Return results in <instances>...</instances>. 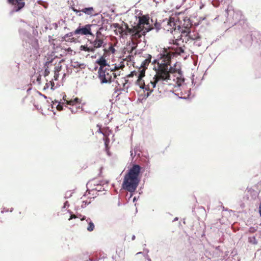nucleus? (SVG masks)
<instances>
[{"mask_svg": "<svg viewBox=\"0 0 261 261\" xmlns=\"http://www.w3.org/2000/svg\"><path fill=\"white\" fill-rule=\"evenodd\" d=\"M168 50H163L160 54V59L158 60V68L156 71V74L152 78L143 80L145 76V70L147 66L151 62V56L148 55V57L144 60L141 64V67L132 71L126 76V78L135 76L137 77L136 83L141 88L148 91L147 95L151 93L154 90L158 91L160 93H163L166 91L165 85L167 83L171 81V74L177 72V70L169 66L171 63V56Z\"/></svg>", "mask_w": 261, "mask_h": 261, "instance_id": "f257e3e1", "label": "nucleus"}, {"mask_svg": "<svg viewBox=\"0 0 261 261\" xmlns=\"http://www.w3.org/2000/svg\"><path fill=\"white\" fill-rule=\"evenodd\" d=\"M141 167L138 165H133L125 175L122 186L124 189L129 192L136 191L140 181V174Z\"/></svg>", "mask_w": 261, "mask_h": 261, "instance_id": "f03ea898", "label": "nucleus"}, {"mask_svg": "<svg viewBox=\"0 0 261 261\" xmlns=\"http://www.w3.org/2000/svg\"><path fill=\"white\" fill-rule=\"evenodd\" d=\"M102 29L101 27L99 28L95 33V38L94 36L93 37V39H88L87 42L90 45L88 46V44L82 45L80 47V50L94 53L96 49L104 47V41L106 39V37L101 32Z\"/></svg>", "mask_w": 261, "mask_h": 261, "instance_id": "7ed1b4c3", "label": "nucleus"}, {"mask_svg": "<svg viewBox=\"0 0 261 261\" xmlns=\"http://www.w3.org/2000/svg\"><path fill=\"white\" fill-rule=\"evenodd\" d=\"M149 17L148 15H143L139 17V21L136 25L137 32L139 33V39L144 36L147 32H148L153 28L149 24Z\"/></svg>", "mask_w": 261, "mask_h": 261, "instance_id": "20e7f679", "label": "nucleus"}, {"mask_svg": "<svg viewBox=\"0 0 261 261\" xmlns=\"http://www.w3.org/2000/svg\"><path fill=\"white\" fill-rule=\"evenodd\" d=\"M109 67L110 66H108ZM98 77L101 81V83H110L112 81L113 77L116 78L117 75L116 73H114L113 69L109 68H105V69L99 68L98 71Z\"/></svg>", "mask_w": 261, "mask_h": 261, "instance_id": "39448f33", "label": "nucleus"}, {"mask_svg": "<svg viewBox=\"0 0 261 261\" xmlns=\"http://www.w3.org/2000/svg\"><path fill=\"white\" fill-rule=\"evenodd\" d=\"M63 60H60L58 58L52 59L50 61L47 62V68H51L54 71V80H58L59 76V72L62 68Z\"/></svg>", "mask_w": 261, "mask_h": 261, "instance_id": "423d86ee", "label": "nucleus"}, {"mask_svg": "<svg viewBox=\"0 0 261 261\" xmlns=\"http://www.w3.org/2000/svg\"><path fill=\"white\" fill-rule=\"evenodd\" d=\"M181 38L180 39H176L173 40V46L169 47L168 48H164L163 50H168L170 54L171 59L175 55H179L184 52V50L181 46V44L179 43Z\"/></svg>", "mask_w": 261, "mask_h": 261, "instance_id": "0eeeda50", "label": "nucleus"}, {"mask_svg": "<svg viewBox=\"0 0 261 261\" xmlns=\"http://www.w3.org/2000/svg\"><path fill=\"white\" fill-rule=\"evenodd\" d=\"M177 24L175 22V19L174 18L170 17L169 19L164 20L162 22L163 29L168 32H173V31L176 30V28H178V30L181 29L179 25Z\"/></svg>", "mask_w": 261, "mask_h": 261, "instance_id": "6e6552de", "label": "nucleus"}, {"mask_svg": "<svg viewBox=\"0 0 261 261\" xmlns=\"http://www.w3.org/2000/svg\"><path fill=\"white\" fill-rule=\"evenodd\" d=\"M96 26L95 24H86L84 26L80 25L75 30L74 33L77 35H89L94 37V35L91 32V27Z\"/></svg>", "mask_w": 261, "mask_h": 261, "instance_id": "1a4fd4ad", "label": "nucleus"}, {"mask_svg": "<svg viewBox=\"0 0 261 261\" xmlns=\"http://www.w3.org/2000/svg\"><path fill=\"white\" fill-rule=\"evenodd\" d=\"M124 34L127 35V34H129L131 35L133 40L137 41L139 39V36L138 35L139 33L137 32L136 25L132 26V28H129L128 25L127 23H124Z\"/></svg>", "mask_w": 261, "mask_h": 261, "instance_id": "9d476101", "label": "nucleus"}, {"mask_svg": "<svg viewBox=\"0 0 261 261\" xmlns=\"http://www.w3.org/2000/svg\"><path fill=\"white\" fill-rule=\"evenodd\" d=\"M81 11L86 15L90 16H95L97 13L93 7L85 8L81 10Z\"/></svg>", "mask_w": 261, "mask_h": 261, "instance_id": "9b49d317", "label": "nucleus"}, {"mask_svg": "<svg viewBox=\"0 0 261 261\" xmlns=\"http://www.w3.org/2000/svg\"><path fill=\"white\" fill-rule=\"evenodd\" d=\"M96 63L100 66L99 68L105 69L107 68L106 66L108 65L107 63V61L105 58L103 56L101 57L99 59H98Z\"/></svg>", "mask_w": 261, "mask_h": 261, "instance_id": "f8f14e48", "label": "nucleus"}, {"mask_svg": "<svg viewBox=\"0 0 261 261\" xmlns=\"http://www.w3.org/2000/svg\"><path fill=\"white\" fill-rule=\"evenodd\" d=\"M8 2L12 4V5H17L18 6V10H20L22 8H23L24 6V2L23 0H8Z\"/></svg>", "mask_w": 261, "mask_h": 261, "instance_id": "ddd939ff", "label": "nucleus"}, {"mask_svg": "<svg viewBox=\"0 0 261 261\" xmlns=\"http://www.w3.org/2000/svg\"><path fill=\"white\" fill-rule=\"evenodd\" d=\"M81 100L77 97L71 99L70 100H67L66 103L71 106H77L80 105L81 103Z\"/></svg>", "mask_w": 261, "mask_h": 261, "instance_id": "4468645a", "label": "nucleus"}, {"mask_svg": "<svg viewBox=\"0 0 261 261\" xmlns=\"http://www.w3.org/2000/svg\"><path fill=\"white\" fill-rule=\"evenodd\" d=\"M190 27L191 24H190V26H189V25L188 24L186 27H184V28H181V30L180 31L181 32V35L188 36L190 33Z\"/></svg>", "mask_w": 261, "mask_h": 261, "instance_id": "2eb2a0df", "label": "nucleus"}, {"mask_svg": "<svg viewBox=\"0 0 261 261\" xmlns=\"http://www.w3.org/2000/svg\"><path fill=\"white\" fill-rule=\"evenodd\" d=\"M87 221L88 222V226L87 227V230L89 231H92L94 230L95 228V226L94 223L90 220L89 218L87 220Z\"/></svg>", "mask_w": 261, "mask_h": 261, "instance_id": "dca6fc26", "label": "nucleus"}, {"mask_svg": "<svg viewBox=\"0 0 261 261\" xmlns=\"http://www.w3.org/2000/svg\"><path fill=\"white\" fill-rule=\"evenodd\" d=\"M189 39L194 40L200 39V36L198 33H195L193 35L191 34V32L188 36Z\"/></svg>", "mask_w": 261, "mask_h": 261, "instance_id": "f3484780", "label": "nucleus"}, {"mask_svg": "<svg viewBox=\"0 0 261 261\" xmlns=\"http://www.w3.org/2000/svg\"><path fill=\"white\" fill-rule=\"evenodd\" d=\"M77 35L76 33H74V31L71 32H70L68 34H66L64 35V36L63 37V39L64 40H69L68 39V38L69 37H73V35Z\"/></svg>", "mask_w": 261, "mask_h": 261, "instance_id": "a211bd4d", "label": "nucleus"}, {"mask_svg": "<svg viewBox=\"0 0 261 261\" xmlns=\"http://www.w3.org/2000/svg\"><path fill=\"white\" fill-rule=\"evenodd\" d=\"M77 35L76 33H74V31L71 32H70L68 34H66L64 35V36L63 37V39L64 40H69L68 39V38L69 37H73V35Z\"/></svg>", "mask_w": 261, "mask_h": 261, "instance_id": "6ab92c4d", "label": "nucleus"}, {"mask_svg": "<svg viewBox=\"0 0 261 261\" xmlns=\"http://www.w3.org/2000/svg\"><path fill=\"white\" fill-rule=\"evenodd\" d=\"M81 217H82V215L81 214H80L79 215L71 214V216H70V218L68 219V220H70L72 219H75V218H80L82 221L84 220L85 219V216H83L82 218H81Z\"/></svg>", "mask_w": 261, "mask_h": 261, "instance_id": "aec40b11", "label": "nucleus"}, {"mask_svg": "<svg viewBox=\"0 0 261 261\" xmlns=\"http://www.w3.org/2000/svg\"><path fill=\"white\" fill-rule=\"evenodd\" d=\"M124 67V64L123 62H121L120 63V64H118V65H117L115 64L114 68H113L114 71H116L119 69H122Z\"/></svg>", "mask_w": 261, "mask_h": 261, "instance_id": "412c9836", "label": "nucleus"}, {"mask_svg": "<svg viewBox=\"0 0 261 261\" xmlns=\"http://www.w3.org/2000/svg\"><path fill=\"white\" fill-rule=\"evenodd\" d=\"M44 68H45L44 76H46L49 74L50 70H51L52 68H47V62H46V63L45 64Z\"/></svg>", "mask_w": 261, "mask_h": 261, "instance_id": "4be33fe9", "label": "nucleus"}, {"mask_svg": "<svg viewBox=\"0 0 261 261\" xmlns=\"http://www.w3.org/2000/svg\"><path fill=\"white\" fill-rule=\"evenodd\" d=\"M114 26L115 28H117L118 30H119L120 34H122L123 33V32H125L124 29L123 28V26H120L118 23H115L114 24Z\"/></svg>", "mask_w": 261, "mask_h": 261, "instance_id": "5701e85b", "label": "nucleus"}, {"mask_svg": "<svg viewBox=\"0 0 261 261\" xmlns=\"http://www.w3.org/2000/svg\"><path fill=\"white\" fill-rule=\"evenodd\" d=\"M54 85H55L54 82L50 81L46 84L45 88H48L49 87H50L51 89H53Z\"/></svg>", "mask_w": 261, "mask_h": 261, "instance_id": "b1692460", "label": "nucleus"}, {"mask_svg": "<svg viewBox=\"0 0 261 261\" xmlns=\"http://www.w3.org/2000/svg\"><path fill=\"white\" fill-rule=\"evenodd\" d=\"M154 28L156 29L157 31L163 28L162 23L161 24L156 22L154 23Z\"/></svg>", "mask_w": 261, "mask_h": 261, "instance_id": "393cba45", "label": "nucleus"}, {"mask_svg": "<svg viewBox=\"0 0 261 261\" xmlns=\"http://www.w3.org/2000/svg\"><path fill=\"white\" fill-rule=\"evenodd\" d=\"M72 10H73L74 12H75V13H76V14L78 16H81V15H82V14H81V13H80V12H81V10H77V9H75V8H73H73H72Z\"/></svg>", "mask_w": 261, "mask_h": 261, "instance_id": "a878e982", "label": "nucleus"}, {"mask_svg": "<svg viewBox=\"0 0 261 261\" xmlns=\"http://www.w3.org/2000/svg\"><path fill=\"white\" fill-rule=\"evenodd\" d=\"M68 39L69 40H65V41L66 42H75V40H76V39L74 38V37H69V38H68Z\"/></svg>", "mask_w": 261, "mask_h": 261, "instance_id": "bb28decb", "label": "nucleus"}, {"mask_svg": "<svg viewBox=\"0 0 261 261\" xmlns=\"http://www.w3.org/2000/svg\"><path fill=\"white\" fill-rule=\"evenodd\" d=\"M90 202H87V201H83V204H82V207H85L87 204L90 203Z\"/></svg>", "mask_w": 261, "mask_h": 261, "instance_id": "cd10ccee", "label": "nucleus"}, {"mask_svg": "<svg viewBox=\"0 0 261 261\" xmlns=\"http://www.w3.org/2000/svg\"><path fill=\"white\" fill-rule=\"evenodd\" d=\"M105 140V145L106 146H107L109 142V139L108 137H106Z\"/></svg>", "mask_w": 261, "mask_h": 261, "instance_id": "c85d7f7f", "label": "nucleus"}, {"mask_svg": "<svg viewBox=\"0 0 261 261\" xmlns=\"http://www.w3.org/2000/svg\"><path fill=\"white\" fill-rule=\"evenodd\" d=\"M109 50L112 51V53H114L115 52V48H114L113 46H111L109 47Z\"/></svg>", "mask_w": 261, "mask_h": 261, "instance_id": "c756f323", "label": "nucleus"}, {"mask_svg": "<svg viewBox=\"0 0 261 261\" xmlns=\"http://www.w3.org/2000/svg\"><path fill=\"white\" fill-rule=\"evenodd\" d=\"M37 81L38 83V84H40V80H41V76L40 75H39L38 76H37Z\"/></svg>", "mask_w": 261, "mask_h": 261, "instance_id": "7c9ffc66", "label": "nucleus"}, {"mask_svg": "<svg viewBox=\"0 0 261 261\" xmlns=\"http://www.w3.org/2000/svg\"><path fill=\"white\" fill-rule=\"evenodd\" d=\"M57 110H59V111H61V110H62L63 109L62 106L60 105H58L57 106Z\"/></svg>", "mask_w": 261, "mask_h": 261, "instance_id": "2f4dec72", "label": "nucleus"}, {"mask_svg": "<svg viewBox=\"0 0 261 261\" xmlns=\"http://www.w3.org/2000/svg\"><path fill=\"white\" fill-rule=\"evenodd\" d=\"M132 240L133 241L135 239V235H132V238H131Z\"/></svg>", "mask_w": 261, "mask_h": 261, "instance_id": "473e14b6", "label": "nucleus"}, {"mask_svg": "<svg viewBox=\"0 0 261 261\" xmlns=\"http://www.w3.org/2000/svg\"><path fill=\"white\" fill-rule=\"evenodd\" d=\"M116 73V75L117 76L118 75H120V71L118 72H115Z\"/></svg>", "mask_w": 261, "mask_h": 261, "instance_id": "72a5a7b5", "label": "nucleus"}, {"mask_svg": "<svg viewBox=\"0 0 261 261\" xmlns=\"http://www.w3.org/2000/svg\"><path fill=\"white\" fill-rule=\"evenodd\" d=\"M229 7L226 9V12L228 13Z\"/></svg>", "mask_w": 261, "mask_h": 261, "instance_id": "f704fd0d", "label": "nucleus"}, {"mask_svg": "<svg viewBox=\"0 0 261 261\" xmlns=\"http://www.w3.org/2000/svg\"><path fill=\"white\" fill-rule=\"evenodd\" d=\"M203 5H202L200 7V9H201L203 7Z\"/></svg>", "mask_w": 261, "mask_h": 261, "instance_id": "c9c22d12", "label": "nucleus"}, {"mask_svg": "<svg viewBox=\"0 0 261 261\" xmlns=\"http://www.w3.org/2000/svg\"><path fill=\"white\" fill-rule=\"evenodd\" d=\"M65 97H66V95H65V96L63 97V99H64L65 101H67L65 98Z\"/></svg>", "mask_w": 261, "mask_h": 261, "instance_id": "e433bc0d", "label": "nucleus"}, {"mask_svg": "<svg viewBox=\"0 0 261 261\" xmlns=\"http://www.w3.org/2000/svg\"><path fill=\"white\" fill-rule=\"evenodd\" d=\"M125 83H126L128 81V80H125Z\"/></svg>", "mask_w": 261, "mask_h": 261, "instance_id": "4c0bfd02", "label": "nucleus"}]
</instances>
